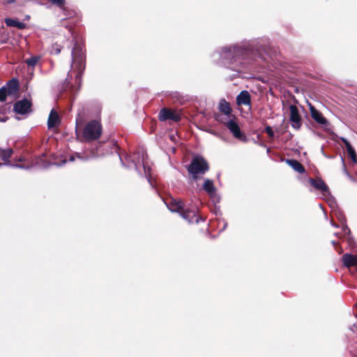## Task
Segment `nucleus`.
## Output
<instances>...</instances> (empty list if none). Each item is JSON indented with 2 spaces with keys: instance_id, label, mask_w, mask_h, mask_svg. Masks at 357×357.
Returning a JSON list of instances; mask_svg holds the SVG:
<instances>
[{
  "instance_id": "nucleus-1",
  "label": "nucleus",
  "mask_w": 357,
  "mask_h": 357,
  "mask_svg": "<svg viewBox=\"0 0 357 357\" xmlns=\"http://www.w3.org/2000/svg\"><path fill=\"white\" fill-rule=\"evenodd\" d=\"M208 169V165L204 158L196 157L188 167V172L194 179L198 178Z\"/></svg>"
},
{
  "instance_id": "nucleus-2",
  "label": "nucleus",
  "mask_w": 357,
  "mask_h": 357,
  "mask_svg": "<svg viewBox=\"0 0 357 357\" xmlns=\"http://www.w3.org/2000/svg\"><path fill=\"white\" fill-rule=\"evenodd\" d=\"M101 134V127L98 121H92L89 122L85 127L84 130V136L89 139H98Z\"/></svg>"
},
{
  "instance_id": "nucleus-3",
  "label": "nucleus",
  "mask_w": 357,
  "mask_h": 357,
  "mask_svg": "<svg viewBox=\"0 0 357 357\" xmlns=\"http://www.w3.org/2000/svg\"><path fill=\"white\" fill-rule=\"evenodd\" d=\"M158 117L160 121L171 119L174 121H178L180 120V115L176 111L167 108H163L160 110Z\"/></svg>"
},
{
  "instance_id": "nucleus-4",
  "label": "nucleus",
  "mask_w": 357,
  "mask_h": 357,
  "mask_svg": "<svg viewBox=\"0 0 357 357\" xmlns=\"http://www.w3.org/2000/svg\"><path fill=\"white\" fill-rule=\"evenodd\" d=\"M227 127L228 129L232 132L233 135L242 141L245 140V135L241 131L239 126L238 124L234 121L232 119H230L227 123H226Z\"/></svg>"
},
{
  "instance_id": "nucleus-5",
  "label": "nucleus",
  "mask_w": 357,
  "mask_h": 357,
  "mask_svg": "<svg viewBox=\"0 0 357 357\" xmlns=\"http://www.w3.org/2000/svg\"><path fill=\"white\" fill-rule=\"evenodd\" d=\"M290 110V121L291 126L296 129H298L301 125V117L298 114V108L295 105L289 107Z\"/></svg>"
},
{
  "instance_id": "nucleus-6",
  "label": "nucleus",
  "mask_w": 357,
  "mask_h": 357,
  "mask_svg": "<svg viewBox=\"0 0 357 357\" xmlns=\"http://www.w3.org/2000/svg\"><path fill=\"white\" fill-rule=\"evenodd\" d=\"M31 104L27 100H22L15 103L14 106L15 111L21 114H26L30 111Z\"/></svg>"
},
{
  "instance_id": "nucleus-7",
  "label": "nucleus",
  "mask_w": 357,
  "mask_h": 357,
  "mask_svg": "<svg viewBox=\"0 0 357 357\" xmlns=\"http://www.w3.org/2000/svg\"><path fill=\"white\" fill-rule=\"evenodd\" d=\"M310 110L312 118L318 123L327 126L328 124L326 119L322 115V114L317 110L312 105H310Z\"/></svg>"
},
{
  "instance_id": "nucleus-8",
  "label": "nucleus",
  "mask_w": 357,
  "mask_h": 357,
  "mask_svg": "<svg viewBox=\"0 0 357 357\" xmlns=\"http://www.w3.org/2000/svg\"><path fill=\"white\" fill-rule=\"evenodd\" d=\"M8 96L15 97L19 90V84L17 80H10L5 86H3Z\"/></svg>"
},
{
  "instance_id": "nucleus-9",
  "label": "nucleus",
  "mask_w": 357,
  "mask_h": 357,
  "mask_svg": "<svg viewBox=\"0 0 357 357\" xmlns=\"http://www.w3.org/2000/svg\"><path fill=\"white\" fill-rule=\"evenodd\" d=\"M236 101L238 105H250V96L246 91H243L241 93L237 96Z\"/></svg>"
},
{
  "instance_id": "nucleus-10",
  "label": "nucleus",
  "mask_w": 357,
  "mask_h": 357,
  "mask_svg": "<svg viewBox=\"0 0 357 357\" xmlns=\"http://www.w3.org/2000/svg\"><path fill=\"white\" fill-rule=\"evenodd\" d=\"M59 121L58 114L55 111L52 110L48 118V128H52L57 126L59 124Z\"/></svg>"
},
{
  "instance_id": "nucleus-11",
  "label": "nucleus",
  "mask_w": 357,
  "mask_h": 357,
  "mask_svg": "<svg viewBox=\"0 0 357 357\" xmlns=\"http://www.w3.org/2000/svg\"><path fill=\"white\" fill-rule=\"evenodd\" d=\"M310 183L317 189L320 190L324 194L328 193V187L322 180H310Z\"/></svg>"
},
{
  "instance_id": "nucleus-12",
  "label": "nucleus",
  "mask_w": 357,
  "mask_h": 357,
  "mask_svg": "<svg viewBox=\"0 0 357 357\" xmlns=\"http://www.w3.org/2000/svg\"><path fill=\"white\" fill-rule=\"evenodd\" d=\"M343 261L345 266H352L357 265V255H352L349 254H345L343 257Z\"/></svg>"
},
{
  "instance_id": "nucleus-13",
  "label": "nucleus",
  "mask_w": 357,
  "mask_h": 357,
  "mask_svg": "<svg viewBox=\"0 0 357 357\" xmlns=\"http://www.w3.org/2000/svg\"><path fill=\"white\" fill-rule=\"evenodd\" d=\"M172 211H177L181 213V216L188 220L190 217L189 212L183 211V204L181 201H178L176 204V207L175 208H172Z\"/></svg>"
},
{
  "instance_id": "nucleus-14",
  "label": "nucleus",
  "mask_w": 357,
  "mask_h": 357,
  "mask_svg": "<svg viewBox=\"0 0 357 357\" xmlns=\"http://www.w3.org/2000/svg\"><path fill=\"white\" fill-rule=\"evenodd\" d=\"M219 109L222 113H224L225 115H227V116H229V117H230V114H231V107L229 106V104L227 101H225V100H222L220 102Z\"/></svg>"
},
{
  "instance_id": "nucleus-15",
  "label": "nucleus",
  "mask_w": 357,
  "mask_h": 357,
  "mask_svg": "<svg viewBox=\"0 0 357 357\" xmlns=\"http://www.w3.org/2000/svg\"><path fill=\"white\" fill-rule=\"evenodd\" d=\"M342 142H344V144L347 148V151L348 152L349 155L350 156V158L352 159L353 161L356 162V154L355 153L354 149H353V147L351 146L350 143L346 139L342 138Z\"/></svg>"
},
{
  "instance_id": "nucleus-16",
  "label": "nucleus",
  "mask_w": 357,
  "mask_h": 357,
  "mask_svg": "<svg viewBox=\"0 0 357 357\" xmlns=\"http://www.w3.org/2000/svg\"><path fill=\"white\" fill-rule=\"evenodd\" d=\"M287 164L291 166L294 170L299 173H303L305 171L303 165L296 160H287Z\"/></svg>"
},
{
  "instance_id": "nucleus-17",
  "label": "nucleus",
  "mask_w": 357,
  "mask_h": 357,
  "mask_svg": "<svg viewBox=\"0 0 357 357\" xmlns=\"http://www.w3.org/2000/svg\"><path fill=\"white\" fill-rule=\"evenodd\" d=\"M5 22L6 24V25L8 26H15V27H17L21 29H24L26 26L24 23L19 22V21L13 20V19L7 18L5 20Z\"/></svg>"
},
{
  "instance_id": "nucleus-18",
  "label": "nucleus",
  "mask_w": 357,
  "mask_h": 357,
  "mask_svg": "<svg viewBox=\"0 0 357 357\" xmlns=\"http://www.w3.org/2000/svg\"><path fill=\"white\" fill-rule=\"evenodd\" d=\"M204 189L211 196L213 195H214L215 193V187L213 185V182L209 180V179H206L205 181H204Z\"/></svg>"
},
{
  "instance_id": "nucleus-19",
  "label": "nucleus",
  "mask_w": 357,
  "mask_h": 357,
  "mask_svg": "<svg viewBox=\"0 0 357 357\" xmlns=\"http://www.w3.org/2000/svg\"><path fill=\"white\" fill-rule=\"evenodd\" d=\"M39 59V56H32L30 59H26V63L30 66H34L38 61Z\"/></svg>"
},
{
  "instance_id": "nucleus-20",
  "label": "nucleus",
  "mask_w": 357,
  "mask_h": 357,
  "mask_svg": "<svg viewBox=\"0 0 357 357\" xmlns=\"http://www.w3.org/2000/svg\"><path fill=\"white\" fill-rule=\"evenodd\" d=\"M6 96H8L7 93H6L4 87H2L0 89V101L5 100Z\"/></svg>"
},
{
  "instance_id": "nucleus-21",
  "label": "nucleus",
  "mask_w": 357,
  "mask_h": 357,
  "mask_svg": "<svg viewBox=\"0 0 357 357\" xmlns=\"http://www.w3.org/2000/svg\"><path fill=\"white\" fill-rule=\"evenodd\" d=\"M53 3H55L59 6L64 4V0H50Z\"/></svg>"
},
{
  "instance_id": "nucleus-22",
  "label": "nucleus",
  "mask_w": 357,
  "mask_h": 357,
  "mask_svg": "<svg viewBox=\"0 0 357 357\" xmlns=\"http://www.w3.org/2000/svg\"><path fill=\"white\" fill-rule=\"evenodd\" d=\"M266 131L271 137H273V131L270 126L266 128Z\"/></svg>"
},
{
  "instance_id": "nucleus-23",
  "label": "nucleus",
  "mask_w": 357,
  "mask_h": 357,
  "mask_svg": "<svg viewBox=\"0 0 357 357\" xmlns=\"http://www.w3.org/2000/svg\"><path fill=\"white\" fill-rule=\"evenodd\" d=\"M54 51H55V53H56V54H59V53L60 52V49H59V48H56V49L54 50Z\"/></svg>"
},
{
  "instance_id": "nucleus-24",
  "label": "nucleus",
  "mask_w": 357,
  "mask_h": 357,
  "mask_svg": "<svg viewBox=\"0 0 357 357\" xmlns=\"http://www.w3.org/2000/svg\"><path fill=\"white\" fill-rule=\"evenodd\" d=\"M70 160H71V161L74 160V158H73V157H71V158H70Z\"/></svg>"
}]
</instances>
